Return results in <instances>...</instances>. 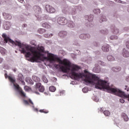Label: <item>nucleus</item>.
Here are the masks:
<instances>
[{
    "mask_svg": "<svg viewBox=\"0 0 129 129\" xmlns=\"http://www.w3.org/2000/svg\"><path fill=\"white\" fill-rule=\"evenodd\" d=\"M90 34H82L79 36V38H81V39H86L87 38H90Z\"/></svg>",
    "mask_w": 129,
    "mask_h": 129,
    "instance_id": "obj_12",
    "label": "nucleus"
},
{
    "mask_svg": "<svg viewBox=\"0 0 129 129\" xmlns=\"http://www.w3.org/2000/svg\"><path fill=\"white\" fill-rule=\"evenodd\" d=\"M104 111H103V108H99V112H104Z\"/></svg>",
    "mask_w": 129,
    "mask_h": 129,
    "instance_id": "obj_41",
    "label": "nucleus"
},
{
    "mask_svg": "<svg viewBox=\"0 0 129 129\" xmlns=\"http://www.w3.org/2000/svg\"><path fill=\"white\" fill-rule=\"evenodd\" d=\"M26 81H27L28 83H29V84L33 85V82H32V80H30L29 78H27Z\"/></svg>",
    "mask_w": 129,
    "mask_h": 129,
    "instance_id": "obj_27",
    "label": "nucleus"
},
{
    "mask_svg": "<svg viewBox=\"0 0 129 129\" xmlns=\"http://www.w3.org/2000/svg\"><path fill=\"white\" fill-rule=\"evenodd\" d=\"M110 39H111V40H114V38H112V36H111V37H110Z\"/></svg>",
    "mask_w": 129,
    "mask_h": 129,
    "instance_id": "obj_50",
    "label": "nucleus"
},
{
    "mask_svg": "<svg viewBox=\"0 0 129 129\" xmlns=\"http://www.w3.org/2000/svg\"><path fill=\"white\" fill-rule=\"evenodd\" d=\"M78 69H79V67L76 65H74L73 68L71 69V76L74 77V79H79L85 77L84 81L87 83L95 84V88L110 87L107 82L100 80L99 78L95 75H86L83 73H75Z\"/></svg>",
    "mask_w": 129,
    "mask_h": 129,
    "instance_id": "obj_2",
    "label": "nucleus"
},
{
    "mask_svg": "<svg viewBox=\"0 0 129 129\" xmlns=\"http://www.w3.org/2000/svg\"><path fill=\"white\" fill-rule=\"evenodd\" d=\"M3 61V59L0 57V63H2Z\"/></svg>",
    "mask_w": 129,
    "mask_h": 129,
    "instance_id": "obj_47",
    "label": "nucleus"
},
{
    "mask_svg": "<svg viewBox=\"0 0 129 129\" xmlns=\"http://www.w3.org/2000/svg\"><path fill=\"white\" fill-rule=\"evenodd\" d=\"M107 60L109 61H114V57H112L111 55L107 56Z\"/></svg>",
    "mask_w": 129,
    "mask_h": 129,
    "instance_id": "obj_22",
    "label": "nucleus"
},
{
    "mask_svg": "<svg viewBox=\"0 0 129 129\" xmlns=\"http://www.w3.org/2000/svg\"><path fill=\"white\" fill-rule=\"evenodd\" d=\"M50 37H52V34H44V37L45 38H50Z\"/></svg>",
    "mask_w": 129,
    "mask_h": 129,
    "instance_id": "obj_30",
    "label": "nucleus"
},
{
    "mask_svg": "<svg viewBox=\"0 0 129 129\" xmlns=\"http://www.w3.org/2000/svg\"><path fill=\"white\" fill-rule=\"evenodd\" d=\"M25 89V90L27 89H28V86H25V88H24Z\"/></svg>",
    "mask_w": 129,
    "mask_h": 129,
    "instance_id": "obj_52",
    "label": "nucleus"
},
{
    "mask_svg": "<svg viewBox=\"0 0 129 129\" xmlns=\"http://www.w3.org/2000/svg\"><path fill=\"white\" fill-rule=\"evenodd\" d=\"M43 82H44V83H48V80L46 79L45 76H43Z\"/></svg>",
    "mask_w": 129,
    "mask_h": 129,
    "instance_id": "obj_31",
    "label": "nucleus"
},
{
    "mask_svg": "<svg viewBox=\"0 0 129 129\" xmlns=\"http://www.w3.org/2000/svg\"><path fill=\"white\" fill-rule=\"evenodd\" d=\"M101 33H102V34H106V33H107V30H101Z\"/></svg>",
    "mask_w": 129,
    "mask_h": 129,
    "instance_id": "obj_34",
    "label": "nucleus"
},
{
    "mask_svg": "<svg viewBox=\"0 0 129 129\" xmlns=\"http://www.w3.org/2000/svg\"><path fill=\"white\" fill-rule=\"evenodd\" d=\"M33 10L35 11L36 15H38L40 14H41V8H40L39 7L35 6L33 7Z\"/></svg>",
    "mask_w": 129,
    "mask_h": 129,
    "instance_id": "obj_8",
    "label": "nucleus"
},
{
    "mask_svg": "<svg viewBox=\"0 0 129 129\" xmlns=\"http://www.w3.org/2000/svg\"><path fill=\"white\" fill-rule=\"evenodd\" d=\"M99 64L102 66H104V62L99 61Z\"/></svg>",
    "mask_w": 129,
    "mask_h": 129,
    "instance_id": "obj_39",
    "label": "nucleus"
},
{
    "mask_svg": "<svg viewBox=\"0 0 129 129\" xmlns=\"http://www.w3.org/2000/svg\"><path fill=\"white\" fill-rule=\"evenodd\" d=\"M37 33H39L40 34H42L44 33H45V29L40 28L37 30Z\"/></svg>",
    "mask_w": 129,
    "mask_h": 129,
    "instance_id": "obj_20",
    "label": "nucleus"
},
{
    "mask_svg": "<svg viewBox=\"0 0 129 129\" xmlns=\"http://www.w3.org/2000/svg\"><path fill=\"white\" fill-rule=\"evenodd\" d=\"M111 71H113V72L116 73L120 71V67L113 68L111 69Z\"/></svg>",
    "mask_w": 129,
    "mask_h": 129,
    "instance_id": "obj_19",
    "label": "nucleus"
},
{
    "mask_svg": "<svg viewBox=\"0 0 129 129\" xmlns=\"http://www.w3.org/2000/svg\"><path fill=\"white\" fill-rule=\"evenodd\" d=\"M35 93L36 94H37V95H38V92H35Z\"/></svg>",
    "mask_w": 129,
    "mask_h": 129,
    "instance_id": "obj_53",
    "label": "nucleus"
},
{
    "mask_svg": "<svg viewBox=\"0 0 129 129\" xmlns=\"http://www.w3.org/2000/svg\"><path fill=\"white\" fill-rule=\"evenodd\" d=\"M103 112V114H105V116H108L110 115V112H109L108 110H105Z\"/></svg>",
    "mask_w": 129,
    "mask_h": 129,
    "instance_id": "obj_25",
    "label": "nucleus"
},
{
    "mask_svg": "<svg viewBox=\"0 0 129 129\" xmlns=\"http://www.w3.org/2000/svg\"><path fill=\"white\" fill-rule=\"evenodd\" d=\"M45 11L49 14H53L55 12L54 8L52 7V6H50L49 5H45Z\"/></svg>",
    "mask_w": 129,
    "mask_h": 129,
    "instance_id": "obj_7",
    "label": "nucleus"
},
{
    "mask_svg": "<svg viewBox=\"0 0 129 129\" xmlns=\"http://www.w3.org/2000/svg\"><path fill=\"white\" fill-rule=\"evenodd\" d=\"M19 2L20 3H21V4H22V3L24 2V0H19Z\"/></svg>",
    "mask_w": 129,
    "mask_h": 129,
    "instance_id": "obj_46",
    "label": "nucleus"
},
{
    "mask_svg": "<svg viewBox=\"0 0 129 129\" xmlns=\"http://www.w3.org/2000/svg\"><path fill=\"white\" fill-rule=\"evenodd\" d=\"M53 67L56 69H60V70H61V72L64 73H67V71L70 70V68H66L64 66H60V64H55L53 65Z\"/></svg>",
    "mask_w": 129,
    "mask_h": 129,
    "instance_id": "obj_5",
    "label": "nucleus"
},
{
    "mask_svg": "<svg viewBox=\"0 0 129 129\" xmlns=\"http://www.w3.org/2000/svg\"><path fill=\"white\" fill-rule=\"evenodd\" d=\"M41 27L45 29H49L50 28V26L49 24H48V23H44L41 24Z\"/></svg>",
    "mask_w": 129,
    "mask_h": 129,
    "instance_id": "obj_15",
    "label": "nucleus"
},
{
    "mask_svg": "<svg viewBox=\"0 0 129 129\" xmlns=\"http://www.w3.org/2000/svg\"><path fill=\"white\" fill-rule=\"evenodd\" d=\"M34 110H35V111H36V112L38 111L37 108H35V109H34Z\"/></svg>",
    "mask_w": 129,
    "mask_h": 129,
    "instance_id": "obj_48",
    "label": "nucleus"
},
{
    "mask_svg": "<svg viewBox=\"0 0 129 129\" xmlns=\"http://www.w3.org/2000/svg\"><path fill=\"white\" fill-rule=\"evenodd\" d=\"M106 17H102V18H101V21L106 22Z\"/></svg>",
    "mask_w": 129,
    "mask_h": 129,
    "instance_id": "obj_35",
    "label": "nucleus"
},
{
    "mask_svg": "<svg viewBox=\"0 0 129 129\" xmlns=\"http://www.w3.org/2000/svg\"><path fill=\"white\" fill-rule=\"evenodd\" d=\"M36 88L39 89V91L40 92H44V86H41V83H36Z\"/></svg>",
    "mask_w": 129,
    "mask_h": 129,
    "instance_id": "obj_9",
    "label": "nucleus"
},
{
    "mask_svg": "<svg viewBox=\"0 0 129 129\" xmlns=\"http://www.w3.org/2000/svg\"><path fill=\"white\" fill-rule=\"evenodd\" d=\"M86 17L89 18L87 19V21H89V22H92V20H93V16L92 15H90L89 16H86Z\"/></svg>",
    "mask_w": 129,
    "mask_h": 129,
    "instance_id": "obj_23",
    "label": "nucleus"
},
{
    "mask_svg": "<svg viewBox=\"0 0 129 129\" xmlns=\"http://www.w3.org/2000/svg\"><path fill=\"white\" fill-rule=\"evenodd\" d=\"M122 117L123 118V120H125V121H127L128 120V118L127 117V115H126V114L122 115Z\"/></svg>",
    "mask_w": 129,
    "mask_h": 129,
    "instance_id": "obj_21",
    "label": "nucleus"
},
{
    "mask_svg": "<svg viewBox=\"0 0 129 129\" xmlns=\"http://www.w3.org/2000/svg\"><path fill=\"white\" fill-rule=\"evenodd\" d=\"M122 56L126 58L128 57L129 56L128 51H127V50H126L125 49H123V50H122Z\"/></svg>",
    "mask_w": 129,
    "mask_h": 129,
    "instance_id": "obj_11",
    "label": "nucleus"
},
{
    "mask_svg": "<svg viewBox=\"0 0 129 129\" xmlns=\"http://www.w3.org/2000/svg\"><path fill=\"white\" fill-rule=\"evenodd\" d=\"M39 111L40 112L44 113H45V114L48 113V111H46V110H44V109H43V110H40Z\"/></svg>",
    "mask_w": 129,
    "mask_h": 129,
    "instance_id": "obj_33",
    "label": "nucleus"
},
{
    "mask_svg": "<svg viewBox=\"0 0 129 129\" xmlns=\"http://www.w3.org/2000/svg\"><path fill=\"white\" fill-rule=\"evenodd\" d=\"M125 87V90H126V91L128 92V88L127 87V86H126Z\"/></svg>",
    "mask_w": 129,
    "mask_h": 129,
    "instance_id": "obj_43",
    "label": "nucleus"
},
{
    "mask_svg": "<svg viewBox=\"0 0 129 129\" xmlns=\"http://www.w3.org/2000/svg\"><path fill=\"white\" fill-rule=\"evenodd\" d=\"M82 91H83V93H87V88H84L83 89H82Z\"/></svg>",
    "mask_w": 129,
    "mask_h": 129,
    "instance_id": "obj_37",
    "label": "nucleus"
},
{
    "mask_svg": "<svg viewBox=\"0 0 129 129\" xmlns=\"http://www.w3.org/2000/svg\"><path fill=\"white\" fill-rule=\"evenodd\" d=\"M108 48H109V45H108V44L103 45V46H102V51L107 52H108Z\"/></svg>",
    "mask_w": 129,
    "mask_h": 129,
    "instance_id": "obj_14",
    "label": "nucleus"
},
{
    "mask_svg": "<svg viewBox=\"0 0 129 129\" xmlns=\"http://www.w3.org/2000/svg\"><path fill=\"white\" fill-rule=\"evenodd\" d=\"M4 28H5V30L9 29V27H6V25L4 26Z\"/></svg>",
    "mask_w": 129,
    "mask_h": 129,
    "instance_id": "obj_42",
    "label": "nucleus"
},
{
    "mask_svg": "<svg viewBox=\"0 0 129 129\" xmlns=\"http://www.w3.org/2000/svg\"><path fill=\"white\" fill-rule=\"evenodd\" d=\"M66 24L69 25V27L70 28H74V27L75 26V24H74V22L71 21H69V22Z\"/></svg>",
    "mask_w": 129,
    "mask_h": 129,
    "instance_id": "obj_17",
    "label": "nucleus"
},
{
    "mask_svg": "<svg viewBox=\"0 0 129 129\" xmlns=\"http://www.w3.org/2000/svg\"><path fill=\"white\" fill-rule=\"evenodd\" d=\"M94 71H95V73H98V72H99V67H98V68H96V67L94 68Z\"/></svg>",
    "mask_w": 129,
    "mask_h": 129,
    "instance_id": "obj_32",
    "label": "nucleus"
},
{
    "mask_svg": "<svg viewBox=\"0 0 129 129\" xmlns=\"http://www.w3.org/2000/svg\"><path fill=\"white\" fill-rule=\"evenodd\" d=\"M15 52H16V53H17V51H16Z\"/></svg>",
    "mask_w": 129,
    "mask_h": 129,
    "instance_id": "obj_57",
    "label": "nucleus"
},
{
    "mask_svg": "<svg viewBox=\"0 0 129 129\" xmlns=\"http://www.w3.org/2000/svg\"><path fill=\"white\" fill-rule=\"evenodd\" d=\"M5 79H9V81L11 82V83H13V86H15V88L16 89V90H17V91H19L20 95H21V97H25V93H24V91H22L21 88H20V86H19L17 84H14V83L16 82V80H14L13 77H12L11 76H8V74H5Z\"/></svg>",
    "mask_w": 129,
    "mask_h": 129,
    "instance_id": "obj_4",
    "label": "nucleus"
},
{
    "mask_svg": "<svg viewBox=\"0 0 129 129\" xmlns=\"http://www.w3.org/2000/svg\"><path fill=\"white\" fill-rule=\"evenodd\" d=\"M114 34H117L118 33V29H114Z\"/></svg>",
    "mask_w": 129,
    "mask_h": 129,
    "instance_id": "obj_38",
    "label": "nucleus"
},
{
    "mask_svg": "<svg viewBox=\"0 0 129 129\" xmlns=\"http://www.w3.org/2000/svg\"><path fill=\"white\" fill-rule=\"evenodd\" d=\"M125 45H126V48H127V49H129V41H126Z\"/></svg>",
    "mask_w": 129,
    "mask_h": 129,
    "instance_id": "obj_36",
    "label": "nucleus"
},
{
    "mask_svg": "<svg viewBox=\"0 0 129 129\" xmlns=\"http://www.w3.org/2000/svg\"><path fill=\"white\" fill-rule=\"evenodd\" d=\"M126 81L129 82V77H126Z\"/></svg>",
    "mask_w": 129,
    "mask_h": 129,
    "instance_id": "obj_44",
    "label": "nucleus"
},
{
    "mask_svg": "<svg viewBox=\"0 0 129 129\" xmlns=\"http://www.w3.org/2000/svg\"><path fill=\"white\" fill-rule=\"evenodd\" d=\"M8 42L19 46L20 52H21L22 54H25V58H29L28 61L31 62H34L38 60H40L41 57H43L44 60L49 61V62L56 61L60 65H63L69 68L71 67V62H70V61H68L67 59L61 60L58 57H54L53 54L48 53V51L44 52V47L41 46H39L37 48H36V47H30L26 44H23L18 41H13L12 40H4V43L5 44ZM41 53H47V56H44V54Z\"/></svg>",
    "mask_w": 129,
    "mask_h": 129,
    "instance_id": "obj_1",
    "label": "nucleus"
},
{
    "mask_svg": "<svg viewBox=\"0 0 129 129\" xmlns=\"http://www.w3.org/2000/svg\"><path fill=\"white\" fill-rule=\"evenodd\" d=\"M119 102H121V103H124V100L123 99H119Z\"/></svg>",
    "mask_w": 129,
    "mask_h": 129,
    "instance_id": "obj_40",
    "label": "nucleus"
},
{
    "mask_svg": "<svg viewBox=\"0 0 129 129\" xmlns=\"http://www.w3.org/2000/svg\"><path fill=\"white\" fill-rule=\"evenodd\" d=\"M85 73H87V71H85Z\"/></svg>",
    "mask_w": 129,
    "mask_h": 129,
    "instance_id": "obj_54",
    "label": "nucleus"
},
{
    "mask_svg": "<svg viewBox=\"0 0 129 129\" xmlns=\"http://www.w3.org/2000/svg\"><path fill=\"white\" fill-rule=\"evenodd\" d=\"M24 104L25 105H29V104H32V105H33V102H32V100H30V99H29L28 100H24Z\"/></svg>",
    "mask_w": 129,
    "mask_h": 129,
    "instance_id": "obj_16",
    "label": "nucleus"
},
{
    "mask_svg": "<svg viewBox=\"0 0 129 129\" xmlns=\"http://www.w3.org/2000/svg\"><path fill=\"white\" fill-rule=\"evenodd\" d=\"M25 27H26V24L23 25V28H25Z\"/></svg>",
    "mask_w": 129,
    "mask_h": 129,
    "instance_id": "obj_49",
    "label": "nucleus"
},
{
    "mask_svg": "<svg viewBox=\"0 0 129 129\" xmlns=\"http://www.w3.org/2000/svg\"><path fill=\"white\" fill-rule=\"evenodd\" d=\"M127 12H129V9H127Z\"/></svg>",
    "mask_w": 129,
    "mask_h": 129,
    "instance_id": "obj_55",
    "label": "nucleus"
},
{
    "mask_svg": "<svg viewBox=\"0 0 129 129\" xmlns=\"http://www.w3.org/2000/svg\"><path fill=\"white\" fill-rule=\"evenodd\" d=\"M32 79H33V81H35V82H40V78L36 76H33V77H32Z\"/></svg>",
    "mask_w": 129,
    "mask_h": 129,
    "instance_id": "obj_18",
    "label": "nucleus"
},
{
    "mask_svg": "<svg viewBox=\"0 0 129 129\" xmlns=\"http://www.w3.org/2000/svg\"><path fill=\"white\" fill-rule=\"evenodd\" d=\"M0 26H1V20H0Z\"/></svg>",
    "mask_w": 129,
    "mask_h": 129,
    "instance_id": "obj_56",
    "label": "nucleus"
},
{
    "mask_svg": "<svg viewBox=\"0 0 129 129\" xmlns=\"http://www.w3.org/2000/svg\"><path fill=\"white\" fill-rule=\"evenodd\" d=\"M66 36H67V32L61 31L59 32V37H60V38H63Z\"/></svg>",
    "mask_w": 129,
    "mask_h": 129,
    "instance_id": "obj_13",
    "label": "nucleus"
},
{
    "mask_svg": "<svg viewBox=\"0 0 129 129\" xmlns=\"http://www.w3.org/2000/svg\"><path fill=\"white\" fill-rule=\"evenodd\" d=\"M93 12L95 14H98L100 13V10L99 9H95L94 10Z\"/></svg>",
    "mask_w": 129,
    "mask_h": 129,
    "instance_id": "obj_28",
    "label": "nucleus"
},
{
    "mask_svg": "<svg viewBox=\"0 0 129 129\" xmlns=\"http://www.w3.org/2000/svg\"><path fill=\"white\" fill-rule=\"evenodd\" d=\"M44 94H45V95H48V93H47L46 92H44Z\"/></svg>",
    "mask_w": 129,
    "mask_h": 129,
    "instance_id": "obj_51",
    "label": "nucleus"
},
{
    "mask_svg": "<svg viewBox=\"0 0 129 129\" xmlns=\"http://www.w3.org/2000/svg\"><path fill=\"white\" fill-rule=\"evenodd\" d=\"M17 80L21 82V83H23V85H25V82H24V77L22 76L21 74H19V77L17 78Z\"/></svg>",
    "mask_w": 129,
    "mask_h": 129,
    "instance_id": "obj_10",
    "label": "nucleus"
},
{
    "mask_svg": "<svg viewBox=\"0 0 129 129\" xmlns=\"http://www.w3.org/2000/svg\"><path fill=\"white\" fill-rule=\"evenodd\" d=\"M56 90V88L54 86L49 87V91L54 92Z\"/></svg>",
    "mask_w": 129,
    "mask_h": 129,
    "instance_id": "obj_26",
    "label": "nucleus"
},
{
    "mask_svg": "<svg viewBox=\"0 0 129 129\" xmlns=\"http://www.w3.org/2000/svg\"><path fill=\"white\" fill-rule=\"evenodd\" d=\"M116 3H120V0H115Z\"/></svg>",
    "mask_w": 129,
    "mask_h": 129,
    "instance_id": "obj_45",
    "label": "nucleus"
},
{
    "mask_svg": "<svg viewBox=\"0 0 129 129\" xmlns=\"http://www.w3.org/2000/svg\"><path fill=\"white\" fill-rule=\"evenodd\" d=\"M68 23V21H67V19H66V18L59 17L57 18V24H59L60 25L63 26L67 24Z\"/></svg>",
    "mask_w": 129,
    "mask_h": 129,
    "instance_id": "obj_6",
    "label": "nucleus"
},
{
    "mask_svg": "<svg viewBox=\"0 0 129 129\" xmlns=\"http://www.w3.org/2000/svg\"><path fill=\"white\" fill-rule=\"evenodd\" d=\"M12 18V16L9 14H7V17H5V20H9Z\"/></svg>",
    "mask_w": 129,
    "mask_h": 129,
    "instance_id": "obj_29",
    "label": "nucleus"
},
{
    "mask_svg": "<svg viewBox=\"0 0 129 129\" xmlns=\"http://www.w3.org/2000/svg\"><path fill=\"white\" fill-rule=\"evenodd\" d=\"M105 89L109 91L110 93L119 96L120 97L127 98V101H129V95L124 94V92L120 91L119 89L112 88L111 87H101L100 89Z\"/></svg>",
    "mask_w": 129,
    "mask_h": 129,
    "instance_id": "obj_3",
    "label": "nucleus"
},
{
    "mask_svg": "<svg viewBox=\"0 0 129 129\" xmlns=\"http://www.w3.org/2000/svg\"><path fill=\"white\" fill-rule=\"evenodd\" d=\"M5 48L0 46V53H1V54H5Z\"/></svg>",
    "mask_w": 129,
    "mask_h": 129,
    "instance_id": "obj_24",
    "label": "nucleus"
}]
</instances>
